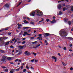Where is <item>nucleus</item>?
Listing matches in <instances>:
<instances>
[{
	"label": "nucleus",
	"mask_w": 73,
	"mask_h": 73,
	"mask_svg": "<svg viewBox=\"0 0 73 73\" xmlns=\"http://www.w3.org/2000/svg\"><path fill=\"white\" fill-rule=\"evenodd\" d=\"M37 13L36 15L38 16H42V13L40 11L38 10H36L35 12H32L31 14H30V16H34L35 14Z\"/></svg>",
	"instance_id": "1"
},
{
	"label": "nucleus",
	"mask_w": 73,
	"mask_h": 73,
	"mask_svg": "<svg viewBox=\"0 0 73 73\" xmlns=\"http://www.w3.org/2000/svg\"><path fill=\"white\" fill-rule=\"evenodd\" d=\"M59 35L61 37H66L68 35V33L64 30H61L59 33Z\"/></svg>",
	"instance_id": "2"
},
{
	"label": "nucleus",
	"mask_w": 73,
	"mask_h": 73,
	"mask_svg": "<svg viewBox=\"0 0 73 73\" xmlns=\"http://www.w3.org/2000/svg\"><path fill=\"white\" fill-rule=\"evenodd\" d=\"M2 59L1 60V61L3 62H5V60H6V59H7V57L5 56H3L2 57Z\"/></svg>",
	"instance_id": "3"
},
{
	"label": "nucleus",
	"mask_w": 73,
	"mask_h": 73,
	"mask_svg": "<svg viewBox=\"0 0 73 73\" xmlns=\"http://www.w3.org/2000/svg\"><path fill=\"white\" fill-rule=\"evenodd\" d=\"M25 54L27 56H29L31 54V53H30V52L27 51L25 52Z\"/></svg>",
	"instance_id": "4"
},
{
	"label": "nucleus",
	"mask_w": 73,
	"mask_h": 73,
	"mask_svg": "<svg viewBox=\"0 0 73 73\" xmlns=\"http://www.w3.org/2000/svg\"><path fill=\"white\" fill-rule=\"evenodd\" d=\"M51 35L49 33H45L44 34V36L45 37H46V36H47V37H48V36H50Z\"/></svg>",
	"instance_id": "5"
},
{
	"label": "nucleus",
	"mask_w": 73,
	"mask_h": 73,
	"mask_svg": "<svg viewBox=\"0 0 73 73\" xmlns=\"http://www.w3.org/2000/svg\"><path fill=\"white\" fill-rule=\"evenodd\" d=\"M61 5L60 4L58 5V9H61L62 7Z\"/></svg>",
	"instance_id": "6"
},
{
	"label": "nucleus",
	"mask_w": 73,
	"mask_h": 73,
	"mask_svg": "<svg viewBox=\"0 0 73 73\" xmlns=\"http://www.w3.org/2000/svg\"><path fill=\"white\" fill-rule=\"evenodd\" d=\"M5 44V43L4 42H0V45H4Z\"/></svg>",
	"instance_id": "7"
},
{
	"label": "nucleus",
	"mask_w": 73,
	"mask_h": 73,
	"mask_svg": "<svg viewBox=\"0 0 73 73\" xmlns=\"http://www.w3.org/2000/svg\"><path fill=\"white\" fill-rule=\"evenodd\" d=\"M5 7H6V8H9V4H5Z\"/></svg>",
	"instance_id": "8"
},
{
	"label": "nucleus",
	"mask_w": 73,
	"mask_h": 73,
	"mask_svg": "<svg viewBox=\"0 0 73 73\" xmlns=\"http://www.w3.org/2000/svg\"><path fill=\"white\" fill-rule=\"evenodd\" d=\"M22 53L23 52H22V51H21L20 52H19L17 54L15 55V56H18V55H20V54H22Z\"/></svg>",
	"instance_id": "9"
},
{
	"label": "nucleus",
	"mask_w": 73,
	"mask_h": 73,
	"mask_svg": "<svg viewBox=\"0 0 73 73\" xmlns=\"http://www.w3.org/2000/svg\"><path fill=\"white\" fill-rule=\"evenodd\" d=\"M23 48H24V46H20L19 47V48L20 49H23Z\"/></svg>",
	"instance_id": "10"
},
{
	"label": "nucleus",
	"mask_w": 73,
	"mask_h": 73,
	"mask_svg": "<svg viewBox=\"0 0 73 73\" xmlns=\"http://www.w3.org/2000/svg\"><path fill=\"white\" fill-rule=\"evenodd\" d=\"M56 22V21L55 19H53L51 21V23H55Z\"/></svg>",
	"instance_id": "11"
},
{
	"label": "nucleus",
	"mask_w": 73,
	"mask_h": 73,
	"mask_svg": "<svg viewBox=\"0 0 73 73\" xmlns=\"http://www.w3.org/2000/svg\"><path fill=\"white\" fill-rule=\"evenodd\" d=\"M52 58L54 60H57V58H56V57L55 56H52Z\"/></svg>",
	"instance_id": "12"
},
{
	"label": "nucleus",
	"mask_w": 73,
	"mask_h": 73,
	"mask_svg": "<svg viewBox=\"0 0 73 73\" xmlns=\"http://www.w3.org/2000/svg\"><path fill=\"white\" fill-rule=\"evenodd\" d=\"M10 42V41H9L8 42H7L6 43H5V45H8V44H9V42Z\"/></svg>",
	"instance_id": "13"
},
{
	"label": "nucleus",
	"mask_w": 73,
	"mask_h": 73,
	"mask_svg": "<svg viewBox=\"0 0 73 73\" xmlns=\"http://www.w3.org/2000/svg\"><path fill=\"white\" fill-rule=\"evenodd\" d=\"M68 19L66 18H64V21L65 22H66L67 23V22L68 21Z\"/></svg>",
	"instance_id": "14"
},
{
	"label": "nucleus",
	"mask_w": 73,
	"mask_h": 73,
	"mask_svg": "<svg viewBox=\"0 0 73 73\" xmlns=\"http://www.w3.org/2000/svg\"><path fill=\"white\" fill-rule=\"evenodd\" d=\"M27 34H28V33H27V32H24V34H23V36H26V35H27Z\"/></svg>",
	"instance_id": "15"
},
{
	"label": "nucleus",
	"mask_w": 73,
	"mask_h": 73,
	"mask_svg": "<svg viewBox=\"0 0 73 73\" xmlns=\"http://www.w3.org/2000/svg\"><path fill=\"white\" fill-rule=\"evenodd\" d=\"M68 24L69 25H71V24H72V22H71V21H68Z\"/></svg>",
	"instance_id": "16"
},
{
	"label": "nucleus",
	"mask_w": 73,
	"mask_h": 73,
	"mask_svg": "<svg viewBox=\"0 0 73 73\" xmlns=\"http://www.w3.org/2000/svg\"><path fill=\"white\" fill-rule=\"evenodd\" d=\"M25 24H28L29 23V22L27 21L26 20H25L24 21Z\"/></svg>",
	"instance_id": "17"
},
{
	"label": "nucleus",
	"mask_w": 73,
	"mask_h": 73,
	"mask_svg": "<svg viewBox=\"0 0 73 73\" xmlns=\"http://www.w3.org/2000/svg\"><path fill=\"white\" fill-rule=\"evenodd\" d=\"M11 59L12 58H11V57H8L7 58V60H11Z\"/></svg>",
	"instance_id": "18"
},
{
	"label": "nucleus",
	"mask_w": 73,
	"mask_h": 73,
	"mask_svg": "<svg viewBox=\"0 0 73 73\" xmlns=\"http://www.w3.org/2000/svg\"><path fill=\"white\" fill-rule=\"evenodd\" d=\"M67 10V9H66V8H65V7H64L63 8V11H65V10Z\"/></svg>",
	"instance_id": "19"
},
{
	"label": "nucleus",
	"mask_w": 73,
	"mask_h": 73,
	"mask_svg": "<svg viewBox=\"0 0 73 73\" xmlns=\"http://www.w3.org/2000/svg\"><path fill=\"white\" fill-rule=\"evenodd\" d=\"M20 67H19V68L16 69V71H19V70L20 69Z\"/></svg>",
	"instance_id": "20"
},
{
	"label": "nucleus",
	"mask_w": 73,
	"mask_h": 73,
	"mask_svg": "<svg viewBox=\"0 0 73 73\" xmlns=\"http://www.w3.org/2000/svg\"><path fill=\"white\" fill-rule=\"evenodd\" d=\"M8 28H9L8 27H6V28H5V29H4V31H7V30H8Z\"/></svg>",
	"instance_id": "21"
},
{
	"label": "nucleus",
	"mask_w": 73,
	"mask_h": 73,
	"mask_svg": "<svg viewBox=\"0 0 73 73\" xmlns=\"http://www.w3.org/2000/svg\"><path fill=\"white\" fill-rule=\"evenodd\" d=\"M29 27H23V29H27V28H29Z\"/></svg>",
	"instance_id": "22"
},
{
	"label": "nucleus",
	"mask_w": 73,
	"mask_h": 73,
	"mask_svg": "<svg viewBox=\"0 0 73 73\" xmlns=\"http://www.w3.org/2000/svg\"><path fill=\"white\" fill-rule=\"evenodd\" d=\"M68 39H69V40H73V38L71 37H68Z\"/></svg>",
	"instance_id": "23"
},
{
	"label": "nucleus",
	"mask_w": 73,
	"mask_h": 73,
	"mask_svg": "<svg viewBox=\"0 0 73 73\" xmlns=\"http://www.w3.org/2000/svg\"><path fill=\"white\" fill-rule=\"evenodd\" d=\"M45 42L46 43V45H48V42H47V40H45Z\"/></svg>",
	"instance_id": "24"
},
{
	"label": "nucleus",
	"mask_w": 73,
	"mask_h": 73,
	"mask_svg": "<svg viewBox=\"0 0 73 73\" xmlns=\"http://www.w3.org/2000/svg\"><path fill=\"white\" fill-rule=\"evenodd\" d=\"M71 11H73V6H72L71 7Z\"/></svg>",
	"instance_id": "25"
},
{
	"label": "nucleus",
	"mask_w": 73,
	"mask_h": 73,
	"mask_svg": "<svg viewBox=\"0 0 73 73\" xmlns=\"http://www.w3.org/2000/svg\"><path fill=\"white\" fill-rule=\"evenodd\" d=\"M30 24H32V25H35V23H34V22H30Z\"/></svg>",
	"instance_id": "26"
},
{
	"label": "nucleus",
	"mask_w": 73,
	"mask_h": 73,
	"mask_svg": "<svg viewBox=\"0 0 73 73\" xmlns=\"http://www.w3.org/2000/svg\"><path fill=\"white\" fill-rule=\"evenodd\" d=\"M44 20V19L42 18V19L41 20V21H40L39 22V23H41V22H42V21H43Z\"/></svg>",
	"instance_id": "27"
},
{
	"label": "nucleus",
	"mask_w": 73,
	"mask_h": 73,
	"mask_svg": "<svg viewBox=\"0 0 73 73\" xmlns=\"http://www.w3.org/2000/svg\"><path fill=\"white\" fill-rule=\"evenodd\" d=\"M37 42V41H35L34 42H32V44H36Z\"/></svg>",
	"instance_id": "28"
},
{
	"label": "nucleus",
	"mask_w": 73,
	"mask_h": 73,
	"mask_svg": "<svg viewBox=\"0 0 73 73\" xmlns=\"http://www.w3.org/2000/svg\"><path fill=\"white\" fill-rule=\"evenodd\" d=\"M62 64L63 65H64V66H66L64 62H62Z\"/></svg>",
	"instance_id": "29"
},
{
	"label": "nucleus",
	"mask_w": 73,
	"mask_h": 73,
	"mask_svg": "<svg viewBox=\"0 0 73 73\" xmlns=\"http://www.w3.org/2000/svg\"><path fill=\"white\" fill-rule=\"evenodd\" d=\"M0 52H1V53L4 52V51H3V50H0Z\"/></svg>",
	"instance_id": "30"
},
{
	"label": "nucleus",
	"mask_w": 73,
	"mask_h": 73,
	"mask_svg": "<svg viewBox=\"0 0 73 73\" xmlns=\"http://www.w3.org/2000/svg\"><path fill=\"white\" fill-rule=\"evenodd\" d=\"M21 3H22V2L21 1L19 3V4L17 5V7H18V6H19V5H20L21 4Z\"/></svg>",
	"instance_id": "31"
},
{
	"label": "nucleus",
	"mask_w": 73,
	"mask_h": 73,
	"mask_svg": "<svg viewBox=\"0 0 73 73\" xmlns=\"http://www.w3.org/2000/svg\"><path fill=\"white\" fill-rule=\"evenodd\" d=\"M13 72H14L13 70H11L10 71V72H9V73H13Z\"/></svg>",
	"instance_id": "32"
},
{
	"label": "nucleus",
	"mask_w": 73,
	"mask_h": 73,
	"mask_svg": "<svg viewBox=\"0 0 73 73\" xmlns=\"http://www.w3.org/2000/svg\"><path fill=\"white\" fill-rule=\"evenodd\" d=\"M59 15H62V12L61 11H59Z\"/></svg>",
	"instance_id": "33"
},
{
	"label": "nucleus",
	"mask_w": 73,
	"mask_h": 73,
	"mask_svg": "<svg viewBox=\"0 0 73 73\" xmlns=\"http://www.w3.org/2000/svg\"><path fill=\"white\" fill-rule=\"evenodd\" d=\"M24 67V66H21V67H20V69L21 68V69H23V68Z\"/></svg>",
	"instance_id": "34"
},
{
	"label": "nucleus",
	"mask_w": 73,
	"mask_h": 73,
	"mask_svg": "<svg viewBox=\"0 0 73 73\" xmlns=\"http://www.w3.org/2000/svg\"><path fill=\"white\" fill-rule=\"evenodd\" d=\"M64 0H61V1H58V3H59V2H61V1H64Z\"/></svg>",
	"instance_id": "35"
},
{
	"label": "nucleus",
	"mask_w": 73,
	"mask_h": 73,
	"mask_svg": "<svg viewBox=\"0 0 73 73\" xmlns=\"http://www.w3.org/2000/svg\"><path fill=\"white\" fill-rule=\"evenodd\" d=\"M25 43V41H24L22 42V44H24Z\"/></svg>",
	"instance_id": "36"
},
{
	"label": "nucleus",
	"mask_w": 73,
	"mask_h": 73,
	"mask_svg": "<svg viewBox=\"0 0 73 73\" xmlns=\"http://www.w3.org/2000/svg\"><path fill=\"white\" fill-rule=\"evenodd\" d=\"M33 54H34V56H36V55L37 54H36V53H35V52L33 53Z\"/></svg>",
	"instance_id": "37"
},
{
	"label": "nucleus",
	"mask_w": 73,
	"mask_h": 73,
	"mask_svg": "<svg viewBox=\"0 0 73 73\" xmlns=\"http://www.w3.org/2000/svg\"><path fill=\"white\" fill-rule=\"evenodd\" d=\"M26 71H27V69H23V72H26Z\"/></svg>",
	"instance_id": "38"
},
{
	"label": "nucleus",
	"mask_w": 73,
	"mask_h": 73,
	"mask_svg": "<svg viewBox=\"0 0 73 73\" xmlns=\"http://www.w3.org/2000/svg\"><path fill=\"white\" fill-rule=\"evenodd\" d=\"M15 39H16V38L15 37L14 38H13L12 40V41H14V40H15Z\"/></svg>",
	"instance_id": "39"
},
{
	"label": "nucleus",
	"mask_w": 73,
	"mask_h": 73,
	"mask_svg": "<svg viewBox=\"0 0 73 73\" xmlns=\"http://www.w3.org/2000/svg\"><path fill=\"white\" fill-rule=\"evenodd\" d=\"M5 72H8V70L7 69H6L5 70Z\"/></svg>",
	"instance_id": "40"
},
{
	"label": "nucleus",
	"mask_w": 73,
	"mask_h": 73,
	"mask_svg": "<svg viewBox=\"0 0 73 73\" xmlns=\"http://www.w3.org/2000/svg\"><path fill=\"white\" fill-rule=\"evenodd\" d=\"M1 68H3V69H5V68H6V67L4 66H1Z\"/></svg>",
	"instance_id": "41"
},
{
	"label": "nucleus",
	"mask_w": 73,
	"mask_h": 73,
	"mask_svg": "<svg viewBox=\"0 0 73 73\" xmlns=\"http://www.w3.org/2000/svg\"><path fill=\"white\" fill-rule=\"evenodd\" d=\"M4 29H2L0 30V32H3L4 31Z\"/></svg>",
	"instance_id": "42"
},
{
	"label": "nucleus",
	"mask_w": 73,
	"mask_h": 73,
	"mask_svg": "<svg viewBox=\"0 0 73 73\" xmlns=\"http://www.w3.org/2000/svg\"><path fill=\"white\" fill-rule=\"evenodd\" d=\"M40 45H41V44H39L37 45L36 46H37V47H38V46H40Z\"/></svg>",
	"instance_id": "43"
},
{
	"label": "nucleus",
	"mask_w": 73,
	"mask_h": 73,
	"mask_svg": "<svg viewBox=\"0 0 73 73\" xmlns=\"http://www.w3.org/2000/svg\"><path fill=\"white\" fill-rule=\"evenodd\" d=\"M58 56H60V57H61V54H60V53H58Z\"/></svg>",
	"instance_id": "44"
},
{
	"label": "nucleus",
	"mask_w": 73,
	"mask_h": 73,
	"mask_svg": "<svg viewBox=\"0 0 73 73\" xmlns=\"http://www.w3.org/2000/svg\"><path fill=\"white\" fill-rule=\"evenodd\" d=\"M10 48H14V47L13 46L11 45L10 46Z\"/></svg>",
	"instance_id": "45"
},
{
	"label": "nucleus",
	"mask_w": 73,
	"mask_h": 73,
	"mask_svg": "<svg viewBox=\"0 0 73 73\" xmlns=\"http://www.w3.org/2000/svg\"><path fill=\"white\" fill-rule=\"evenodd\" d=\"M42 35V34H39L38 35V36H39V37H41V36Z\"/></svg>",
	"instance_id": "46"
},
{
	"label": "nucleus",
	"mask_w": 73,
	"mask_h": 73,
	"mask_svg": "<svg viewBox=\"0 0 73 73\" xmlns=\"http://www.w3.org/2000/svg\"><path fill=\"white\" fill-rule=\"evenodd\" d=\"M17 25H18V26H19V27H20V26H21V25L20 24H19V23H18L17 24Z\"/></svg>",
	"instance_id": "47"
},
{
	"label": "nucleus",
	"mask_w": 73,
	"mask_h": 73,
	"mask_svg": "<svg viewBox=\"0 0 73 73\" xmlns=\"http://www.w3.org/2000/svg\"><path fill=\"white\" fill-rule=\"evenodd\" d=\"M37 47H37V46H36L35 47H33V48H35V49H36V48H37Z\"/></svg>",
	"instance_id": "48"
},
{
	"label": "nucleus",
	"mask_w": 73,
	"mask_h": 73,
	"mask_svg": "<svg viewBox=\"0 0 73 73\" xmlns=\"http://www.w3.org/2000/svg\"><path fill=\"white\" fill-rule=\"evenodd\" d=\"M47 22H48L49 21V19H47L46 20Z\"/></svg>",
	"instance_id": "49"
},
{
	"label": "nucleus",
	"mask_w": 73,
	"mask_h": 73,
	"mask_svg": "<svg viewBox=\"0 0 73 73\" xmlns=\"http://www.w3.org/2000/svg\"><path fill=\"white\" fill-rule=\"evenodd\" d=\"M35 38V37H33L31 38V40H33Z\"/></svg>",
	"instance_id": "50"
},
{
	"label": "nucleus",
	"mask_w": 73,
	"mask_h": 73,
	"mask_svg": "<svg viewBox=\"0 0 73 73\" xmlns=\"http://www.w3.org/2000/svg\"><path fill=\"white\" fill-rule=\"evenodd\" d=\"M26 68L27 69H29V68L28 66H26Z\"/></svg>",
	"instance_id": "51"
},
{
	"label": "nucleus",
	"mask_w": 73,
	"mask_h": 73,
	"mask_svg": "<svg viewBox=\"0 0 73 73\" xmlns=\"http://www.w3.org/2000/svg\"><path fill=\"white\" fill-rule=\"evenodd\" d=\"M66 7H67V8H68V7H70V5H66Z\"/></svg>",
	"instance_id": "52"
},
{
	"label": "nucleus",
	"mask_w": 73,
	"mask_h": 73,
	"mask_svg": "<svg viewBox=\"0 0 73 73\" xmlns=\"http://www.w3.org/2000/svg\"><path fill=\"white\" fill-rule=\"evenodd\" d=\"M19 61V59H17L15 60V62H16V61Z\"/></svg>",
	"instance_id": "53"
},
{
	"label": "nucleus",
	"mask_w": 73,
	"mask_h": 73,
	"mask_svg": "<svg viewBox=\"0 0 73 73\" xmlns=\"http://www.w3.org/2000/svg\"><path fill=\"white\" fill-rule=\"evenodd\" d=\"M31 69H33H33H34V68H33V66H31Z\"/></svg>",
	"instance_id": "54"
},
{
	"label": "nucleus",
	"mask_w": 73,
	"mask_h": 73,
	"mask_svg": "<svg viewBox=\"0 0 73 73\" xmlns=\"http://www.w3.org/2000/svg\"><path fill=\"white\" fill-rule=\"evenodd\" d=\"M34 61H35V60L33 59V60H31V62H34Z\"/></svg>",
	"instance_id": "55"
},
{
	"label": "nucleus",
	"mask_w": 73,
	"mask_h": 73,
	"mask_svg": "<svg viewBox=\"0 0 73 73\" xmlns=\"http://www.w3.org/2000/svg\"><path fill=\"white\" fill-rule=\"evenodd\" d=\"M73 68H72V67H71V68H70V70H73Z\"/></svg>",
	"instance_id": "56"
},
{
	"label": "nucleus",
	"mask_w": 73,
	"mask_h": 73,
	"mask_svg": "<svg viewBox=\"0 0 73 73\" xmlns=\"http://www.w3.org/2000/svg\"><path fill=\"white\" fill-rule=\"evenodd\" d=\"M69 46H70V47H71V46H73V45L72 44H70L69 45Z\"/></svg>",
	"instance_id": "57"
},
{
	"label": "nucleus",
	"mask_w": 73,
	"mask_h": 73,
	"mask_svg": "<svg viewBox=\"0 0 73 73\" xmlns=\"http://www.w3.org/2000/svg\"><path fill=\"white\" fill-rule=\"evenodd\" d=\"M9 63L11 64H14V63L13 62H10Z\"/></svg>",
	"instance_id": "58"
},
{
	"label": "nucleus",
	"mask_w": 73,
	"mask_h": 73,
	"mask_svg": "<svg viewBox=\"0 0 73 73\" xmlns=\"http://www.w3.org/2000/svg\"><path fill=\"white\" fill-rule=\"evenodd\" d=\"M63 49L64 50H66V47H64L63 48Z\"/></svg>",
	"instance_id": "59"
},
{
	"label": "nucleus",
	"mask_w": 73,
	"mask_h": 73,
	"mask_svg": "<svg viewBox=\"0 0 73 73\" xmlns=\"http://www.w3.org/2000/svg\"><path fill=\"white\" fill-rule=\"evenodd\" d=\"M64 38H65V39H69V37H66Z\"/></svg>",
	"instance_id": "60"
},
{
	"label": "nucleus",
	"mask_w": 73,
	"mask_h": 73,
	"mask_svg": "<svg viewBox=\"0 0 73 73\" xmlns=\"http://www.w3.org/2000/svg\"><path fill=\"white\" fill-rule=\"evenodd\" d=\"M17 41H19V40H20V38H17Z\"/></svg>",
	"instance_id": "61"
},
{
	"label": "nucleus",
	"mask_w": 73,
	"mask_h": 73,
	"mask_svg": "<svg viewBox=\"0 0 73 73\" xmlns=\"http://www.w3.org/2000/svg\"><path fill=\"white\" fill-rule=\"evenodd\" d=\"M11 34H12V33H8V35H11Z\"/></svg>",
	"instance_id": "62"
},
{
	"label": "nucleus",
	"mask_w": 73,
	"mask_h": 73,
	"mask_svg": "<svg viewBox=\"0 0 73 73\" xmlns=\"http://www.w3.org/2000/svg\"><path fill=\"white\" fill-rule=\"evenodd\" d=\"M19 61L20 62H21V60H19Z\"/></svg>",
	"instance_id": "63"
},
{
	"label": "nucleus",
	"mask_w": 73,
	"mask_h": 73,
	"mask_svg": "<svg viewBox=\"0 0 73 73\" xmlns=\"http://www.w3.org/2000/svg\"><path fill=\"white\" fill-rule=\"evenodd\" d=\"M27 20H28V21L30 20V19H29V18L27 17Z\"/></svg>",
	"instance_id": "64"
}]
</instances>
